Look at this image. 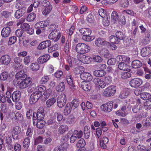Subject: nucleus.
Here are the masks:
<instances>
[{"label": "nucleus", "instance_id": "1", "mask_svg": "<svg viewBox=\"0 0 151 151\" xmlns=\"http://www.w3.org/2000/svg\"><path fill=\"white\" fill-rule=\"evenodd\" d=\"M91 50L90 46L84 43H79L77 44H74L72 45V50L76 52L78 55H82L87 53Z\"/></svg>", "mask_w": 151, "mask_h": 151}, {"label": "nucleus", "instance_id": "2", "mask_svg": "<svg viewBox=\"0 0 151 151\" xmlns=\"http://www.w3.org/2000/svg\"><path fill=\"white\" fill-rule=\"evenodd\" d=\"M46 89V87L44 86L37 87L36 91L31 95L29 100L30 103L33 104L36 102L42 95V93Z\"/></svg>", "mask_w": 151, "mask_h": 151}, {"label": "nucleus", "instance_id": "3", "mask_svg": "<svg viewBox=\"0 0 151 151\" xmlns=\"http://www.w3.org/2000/svg\"><path fill=\"white\" fill-rule=\"evenodd\" d=\"M32 79L28 77L24 79L20 80L19 82H16L14 83L15 86H17L21 89H23L29 87L32 83Z\"/></svg>", "mask_w": 151, "mask_h": 151}, {"label": "nucleus", "instance_id": "4", "mask_svg": "<svg viewBox=\"0 0 151 151\" xmlns=\"http://www.w3.org/2000/svg\"><path fill=\"white\" fill-rule=\"evenodd\" d=\"M116 91L115 86L114 85H111L105 88L103 92V94L105 96H112L116 93Z\"/></svg>", "mask_w": 151, "mask_h": 151}, {"label": "nucleus", "instance_id": "5", "mask_svg": "<svg viewBox=\"0 0 151 151\" xmlns=\"http://www.w3.org/2000/svg\"><path fill=\"white\" fill-rule=\"evenodd\" d=\"M67 101L66 95L61 93L59 95L57 100V103L58 106L60 108L63 107Z\"/></svg>", "mask_w": 151, "mask_h": 151}, {"label": "nucleus", "instance_id": "6", "mask_svg": "<svg viewBox=\"0 0 151 151\" xmlns=\"http://www.w3.org/2000/svg\"><path fill=\"white\" fill-rule=\"evenodd\" d=\"M143 83L142 80L139 78H135L131 80L129 82L130 86L132 87L136 88L141 86Z\"/></svg>", "mask_w": 151, "mask_h": 151}, {"label": "nucleus", "instance_id": "7", "mask_svg": "<svg viewBox=\"0 0 151 151\" xmlns=\"http://www.w3.org/2000/svg\"><path fill=\"white\" fill-rule=\"evenodd\" d=\"M113 103L112 101H109L101 105L100 109L101 111L105 112H109L112 109Z\"/></svg>", "mask_w": 151, "mask_h": 151}, {"label": "nucleus", "instance_id": "8", "mask_svg": "<svg viewBox=\"0 0 151 151\" xmlns=\"http://www.w3.org/2000/svg\"><path fill=\"white\" fill-rule=\"evenodd\" d=\"M95 44L97 47H101L104 46H108L109 43L104 39L100 37L97 38L95 41Z\"/></svg>", "mask_w": 151, "mask_h": 151}, {"label": "nucleus", "instance_id": "9", "mask_svg": "<svg viewBox=\"0 0 151 151\" xmlns=\"http://www.w3.org/2000/svg\"><path fill=\"white\" fill-rule=\"evenodd\" d=\"M77 58L79 60L84 64H89L92 61V58L88 56L78 55Z\"/></svg>", "mask_w": 151, "mask_h": 151}, {"label": "nucleus", "instance_id": "10", "mask_svg": "<svg viewBox=\"0 0 151 151\" xmlns=\"http://www.w3.org/2000/svg\"><path fill=\"white\" fill-rule=\"evenodd\" d=\"M27 78H28L27 75L23 70H21L16 74L15 78L13 81V83L16 82H19L20 80H22Z\"/></svg>", "mask_w": 151, "mask_h": 151}, {"label": "nucleus", "instance_id": "11", "mask_svg": "<svg viewBox=\"0 0 151 151\" xmlns=\"http://www.w3.org/2000/svg\"><path fill=\"white\" fill-rule=\"evenodd\" d=\"M61 36L60 32L57 30L52 32L49 34L48 38L50 40H52L54 42L57 41Z\"/></svg>", "mask_w": 151, "mask_h": 151}, {"label": "nucleus", "instance_id": "12", "mask_svg": "<svg viewBox=\"0 0 151 151\" xmlns=\"http://www.w3.org/2000/svg\"><path fill=\"white\" fill-rule=\"evenodd\" d=\"M93 82L96 86L102 88H104L106 86L105 82L103 80L99 78H94L93 80Z\"/></svg>", "mask_w": 151, "mask_h": 151}, {"label": "nucleus", "instance_id": "13", "mask_svg": "<svg viewBox=\"0 0 151 151\" xmlns=\"http://www.w3.org/2000/svg\"><path fill=\"white\" fill-rule=\"evenodd\" d=\"M81 78L84 81H91L93 79V76L90 73L88 72H84L80 75Z\"/></svg>", "mask_w": 151, "mask_h": 151}, {"label": "nucleus", "instance_id": "14", "mask_svg": "<svg viewBox=\"0 0 151 151\" xmlns=\"http://www.w3.org/2000/svg\"><path fill=\"white\" fill-rule=\"evenodd\" d=\"M130 62L119 63L118 65V67L121 70L130 72L131 71L130 66L129 65Z\"/></svg>", "mask_w": 151, "mask_h": 151}, {"label": "nucleus", "instance_id": "15", "mask_svg": "<svg viewBox=\"0 0 151 151\" xmlns=\"http://www.w3.org/2000/svg\"><path fill=\"white\" fill-rule=\"evenodd\" d=\"M11 61L10 56L7 55L2 56L0 58V64L3 65H8Z\"/></svg>", "mask_w": 151, "mask_h": 151}, {"label": "nucleus", "instance_id": "16", "mask_svg": "<svg viewBox=\"0 0 151 151\" xmlns=\"http://www.w3.org/2000/svg\"><path fill=\"white\" fill-rule=\"evenodd\" d=\"M50 58V56L49 54H46L40 56L37 58V61L39 64H43L47 62Z\"/></svg>", "mask_w": 151, "mask_h": 151}, {"label": "nucleus", "instance_id": "17", "mask_svg": "<svg viewBox=\"0 0 151 151\" xmlns=\"http://www.w3.org/2000/svg\"><path fill=\"white\" fill-rule=\"evenodd\" d=\"M21 128L19 126L14 127L12 131V136L13 138L14 139H17L19 137V134L21 132Z\"/></svg>", "mask_w": 151, "mask_h": 151}, {"label": "nucleus", "instance_id": "18", "mask_svg": "<svg viewBox=\"0 0 151 151\" xmlns=\"http://www.w3.org/2000/svg\"><path fill=\"white\" fill-rule=\"evenodd\" d=\"M90 81H83L81 83V86L83 90L86 91H90L92 88V85Z\"/></svg>", "mask_w": 151, "mask_h": 151}, {"label": "nucleus", "instance_id": "19", "mask_svg": "<svg viewBox=\"0 0 151 151\" xmlns=\"http://www.w3.org/2000/svg\"><path fill=\"white\" fill-rule=\"evenodd\" d=\"M51 45V41L47 40L42 42L38 46L37 48L39 50H43L46 48L47 47H49Z\"/></svg>", "mask_w": 151, "mask_h": 151}, {"label": "nucleus", "instance_id": "20", "mask_svg": "<svg viewBox=\"0 0 151 151\" xmlns=\"http://www.w3.org/2000/svg\"><path fill=\"white\" fill-rule=\"evenodd\" d=\"M116 58V62L119 63L130 62V58L124 55H119Z\"/></svg>", "mask_w": 151, "mask_h": 151}, {"label": "nucleus", "instance_id": "21", "mask_svg": "<svg viewBox=\"0 0 151 151\" xmlns=\"http://www.w3.org/2000/svg\"><path fill=\"white\" fill-rule=\"evenodd\" d=\"M24 30L22 29H18L16 31L15 35L19 38V43H20L22 40L24 39Z\"/></svg>", "mask_w": 151, "mask_h": 151}, {"label": "nucleus", "instance_id": "22", "mask_svg": "<svg viewBox=\"0 0 151 151\" xmlns=\"http://www.w3.org/2000/svg\"><path fill=\"white\" fill-rule=\"evenodd\" d=\"M38 120H42L44 117V109L42 107H40L38 110L37 114H36Z\"/></svg>", "mask_w": 151, "mask_h": 151}, {"label": "nucleus", "instance_id": "23", "mask_svg": "<svg viewBox=\"0 0 151 151\" xmlns=\"http://www.w3.org/2000/svg\"><path fill=\"white\" fill-rule=\"evenodd\" d=\"M11 31V29L10 27H4L1 32V35L4 37H6L9 36Z\"/></svg>", "mask_w": 151, "mask_h": 151}, {"label": "nucleus", "instance_id": "24", "mask_svg": "<svg viewBox=\"0 0 151 151\" xmlns=\"http://www.w3.org/2000/svg\"><path fill=\"white\" fill-rule=\"evenodd\" d=\"M49 23L47 21L39 22L35 24V27L36 29L44 28L48 25Z\"/></svg>", "mask_w": 151, "mask_h": 151}, {"label": "nucleus", "instance_id": "25", "mask_svg": "<svg viewBox=\"0 0 151 151\" xmlns=\"http://www.w3.org/2000/svg\"><path fill=\"white\" fill-rule=\"evenodd\" d=\"M21 96V92L18 91H14L12 93V98L14 102H17L20 99Z\"/></svg>", "mask_w": 151, "mask_h": 151}, {"label": "nucleus", "instance_id": "26", "mask_svg": "<svg viewBox=\"0 0 151 151\" xmlns=\"http://www.w3.org/2000/svg\"><path fill=\"white\" fill-rule=\"evenodd\" d=\"M26 12L25 9L23 8L17 10L15 13V17L19 19L23 16Z\"/></svg>", "mask_w": 151, "mask_h": 151}, {"label": "nucleus", "instance_id": "27", "mask_svg": "<svg viewBox=\"0 0 151 151\" xmlns=\"http://www.w3.org/2000/svg\"><path fill=\"white\" fill-rule=\"evenodd\" d=\"M151 53V48L149 47L143 48L141 50V54L143 57H146Z\"/></svg>", "mask_w": 151, "mask_h": 151}, {"label": "nucleus", "instance_id": "28", "mask_svg": "<svg viewBox=\"0 0 151 151\" xmlns=\"http://www.w3.org/2000/svg\"><path fill=\"white\" fill-rule=\"evenodd\" d=\"M106 73L105 71L103 70H96L93 72L94 76L99 77H102L104 76Z\"/></svg>", "mask_w": 151, "mask_h": 151}, {"label": "nucleus", "instance_id": "29", "mask_svg": "<svg viewBox=\"0 0 151 151\" xmlns=\"http://www.w3.org/2000/svg\"><path fill=\"white\" fill-rule=\"evenodd\" d=\"M100 146L103 149H105L106 147V144L109 142L108 138L106 137H104L100 140Z\"/></svg>", "mask_w": 151, "mask_h": 151}, {"label": "nucleus", "instance_id": "30", "mask_svg": "<svg viewBox=\"0 0 151 151\" xmlns=\"http://www.w3.org/2000/svg\"><path fill=\"white\" fill-rule=\"evenodd\" d=\"M80 32L83 35H87L88 34L91 35V30L87 28H83L79 30Z\"/></svg>", "mask_w": 151, "mask_h": 151}, {"label": "nucleus", "instance_id": "31", "mask_svg": "<svg viewBox=\"0 0 151 151\" xmlns=\"http://www.w3.org/2000/svg\"><path fill=\"white\" fill-rule=\"evenodd\" d=\"M30 69L33 71H36L40 68V66L38 63H32L29 66Z\"/></svg>", "mask_w": 151, "mask_h": 151}, {"label": "nucleus", "instance_id": "32", "mask_svg": "<svg viewBox=\"0 0 151 151\" xmlns=\"http://www.w3.org/2000/svg\"><path fill=\"white\" fill-rule=\"evenodd\" d=\"M65 88L64 83L63 82H62L56 86L55 90L58 92H61L64 90Z\"/></svg>", "mask_w": 151, "mask_h": 151}, {"label": "nucleus", "instance_id": "33", "mask_svg": "<svg viewBox=\"0 0 151 151\" xmlns=\"http://www.w3.org/2000/svg\"><path fill=\"white\" fill-rule=\"evenodd\" d=\"M68 130V127L66 125H61L58 129V132L61 134L65 133Z\"/></svg>", "mask_w": 151, "mask_h": 151}, {"label": "nucleus", "instance_id": "34", "mask_svg": "<svg viewBox=\"0 0 151 151\" xmlns=\"http://www.w3.org/2000/svg\"><path fill=\"white\" fill-rule=\"evenodd\" d=\"M90 35L88 34L87 35H83L82 37V39L87 42H90L93 40L95 39V37L94 35Z\"/></svg>", "mask_w": 151, "mask_h": 151}, {"label": "nucleus", "instance_id": "35", "mask_svg": "<svg viewBox=\"0 0 151 151\" xmlns=\"http://www.w3.org/2000/svg\"><path fill=\"white\" fill-rule=\"evenodd\" d=\"M56 99L55 98H50L47 100L46 105L47 107L50 108L56 102Z\"/></svg>", "mask_w": 151, "mask_h": 151}, {"label": "nucleus", "instance_id": "36", "mask_svg": "<svg viewBox=\"0 0 151 151\" xmlns=\"http://www.w3.org/2000/svg\"><path fill=\"white\" fill-rule=\"evenodd\" d=\"M85 70V68L83 67L79 66L75 69L74 72L76 74H80L81 75L84 72Z\"/></svg>", "mask_w": 151, "mask_h": 151}, {"label": "nucleus", "instance_id": "37", "mask_svg": "<svg viewBox=\"0 0 151 151\" xmlns=\"http://www.w3.org/2000/svg\"><path fill=\"white\" fill-rule=\"evenodd\" d=\"M66 79L68 84L71 87H73L74 86L73 80V78L70 75L68 74L67 75Z\"/></svg>", "mask_w": 151, "mask_h": 151}, {"label": "nucleus", "instance_id": "38", "mask_svg": "<svg viewBox=\"0 0 151 151\" xmlns=\"http://www.w3.org/2000/svg\"><path fill=\"white\" fill-rule=\"evenodd\" d=\"M132 67L134 68H137L141 67L142 65V63L138 60H135L132 63Z\"/></svg>", "mask_w": 151, "mask_h": 151}, {"label": "nucleus", "instance_id": "39", "mask_svg": "<svg viewBox=\"0 0 151 151\" xmlns=\"http://www.w3.org/2000/svg\"><path fill=\"white\" fill-rule=\"evenodd\" d=\"M129 91L130 90L128 89H125L121 93L119 96V97L122 99L126 98L129 94Z\"/></svg>", "mask_w": 151, "mask_h": 151}, {"label": "nucleus", "instance_id": "40", "mask_svg": "<svg viewBox=\"0 0 151 151\" xmlns=\"http://www.w3.org/2000/svg\"><path fill=\"white\" fill-rule=\"evenodd\" d=\"M85 145L86 143L84 139L83 138H81L78 142L76 145L77 148H84Z\"/></svg>", "mask_w": 151, "mask_h": 151}, {"label": "nucleus", "instance_id": "41", "mask_svg": "<svg viewBox=\"0 0 151 151\" xmlns=\"http://www.w3.org/2000/svg\"><path fill=\"white\" fill-rule=\"evenodd\" d=\"M145 37V39L144 43V44H147L148 41L151 39V31H148L146 32Z\"/></svg>", "mask_w": 151, "mask_h": 151}, {"label": "nucleus", "instance_id": "42", "mask_svg": "<svg viewBox=\"0 0 151 151\" xmlns=\"http://www.w3.org/2000/svg\"><path fill=\"white\" fill-rule=\"evenodd\" d=\"M11 96V93L10 91H7L6 92L5 97L6 99V101L10 105H13V104L10 99V98L12 96Z\"/></svg>", "mask_w": 151, "mask_h": 151}, {"label": "nucleus", "instance_id": "43", "mask_svg": "<svg viewBox=\"0 0 151 151\" xmlns=\"http://www.w3.org/2000/svg\"><path fill=\"white\" fill-rule=\"evenodd\" d=\"M14 119L16 121L20 122L23 120V116L21 113L17 112L15 115Z\"/></svg>", "mask_w": 151, "mask_h": 151}, {"label": "nucleus", "instance_id": "44", "mask_svg": "<svg viewBox=\"0 0 151 151\" xmlns=\"http://www.w3.org/2000/svg\"><path fill=\"white\" fill-rule=\"evenodd\" d=\"M52 9V6L49 5L46 6L42 12V14L44 15L48 14Z\"/></svg>", "mask_w": 151, "mask_h": 151}, {"label": "nucleus", "instance_id": "45", "mask_svg": "<svg viewBox=\"0 0 151 151\" xmlns=\"http://www.w3.org/2000/svg\"><path fill=\"white\" fill-rule=\"evenodd\" d=\"M140 97L143 100H147L151 98V95L148 93H143L140 94Z\"/></svg>", "mask_w": 151, "mask_h": 151}, {"label": "nucleus", "instance_id": "46", "mask_svg": "<svg viewBox=\"0 0 151 151\" xmlns=\"http://www.w3.org/2000/svg\"><path fill=\"white\" fill-rule=\"evenodd\" d=\"M36 17L35 13L32 12L29 14L27 18V20L28 22H32L33 21Z\"/></svg>", "mask_w": 151, "mask_h": 151}, {"label": "nucleus", "instance_id": "47", "mask_svg": "<svg viewBox=\"0 0 151 151\" xmlns=\"http://www.w3.org/2000/svg\"><path fill=\"white\" fill-rule=\"evenodd\" d=\"M72 107L68 103L66 105L64 110V113L65 115H68L69 114L72 109Z\"/></svg>", "mask_w": 151, "mask_h": 151}, {"label": "nucleus", "instance_id": "48", "mask_svg": "<svg viewBox=\"0 0 151 151\" xmlns=\"http://www.w3.org/2000/svg\"><path fill=\"white\" fill-rule=\"evenodd\" d=\"M129 72H122L121 74V76L122 78L126 79L130 77L131 76V74Z\"/></svg>", "mask_w": 151, "mask_h": 151}, {"label": "nucleus", "instance_id": "49", "mask_svg": "<svg viewBox=\"0 0 151 151\" xmlns=\"http://www.w3.org/2000/svg\"><path fill=\"white\" fill-rule=\"evenodd\" d=\"M118 19L117 13L115 12H113L111 14V22L114 23H115Z\"/></svg>", "mask_w": 151, "mask_h": 151}, {"label": "nucleus", "instance_id": "50", "mask_svg": "<svg viewBox=\"0 0 151 151\" xmlns=\"http://www.w3.org/2000/svg\"><path fill=\"white\" fill-rule=\"evenodd\" d=\"M109 40L111 43L115 44L119 43V40L116 37L114 36H111L109 37Z\"/></svg>", "mask_w": 151, "mask_h": 151}, {"label": "nucleus", "instance_id": "51", "mask_svg": "<svg viewBox=\"0 0 151 151\" xmlns=\"http://www.w3.org/2000/svg\"><path fill=\"white\" fill-rule=\"evenodd\" d=\"M71 107L72 108H73L74 109L76 108L79 104V101L76 99H74L73 100L71 103H68Z\"/></svg>", "mask_w": 151, "mask_h": 151}, {"label": "nucleus", "instance_id": "52", "mask_svg": "<svg viewBox=\"0 0 151 151\" xmlns=\"http://www.w3.org/2000/svg\"><path fill=\"white\" fill-rule=\"evenodd\" d=\"M17 38L15 36H13L9 37L8 42V45H12L14 44L17 41Z\"/></svg>", "mask_w": 151, "mask_h": 151}, {"label": "nucleus", "instance_id": "53", "mask_svg": "<svg viewBox=\"0 0 151 151\" xmlns=\"http://www.w3.org/2000/svg\"><path fill=\"white\" fill-rule=\"evenodd\" d=\"M116 37L119 40H123L125 38L124 34L120 31L117 32L116 33Z\"/></svg>", "mask_w": 151, "mask_h": 151}, {"label": "nucleus", "instance_id": "54", "mask_svg": "<svg viewBox=\"0 0 151 151\" xmlns=\"http://www.w3.org/2000/svg\"><path fill=\"white\" fill-rule=\"evenodd\" d=\"M58 45L57 44H55L51 47H48L47 51L49 53H51L54 51L58 50Z\"/></svg>", "mask_w": 151, "mask_h": 151}, {"label": "nucleus", "instance_id": "55", "mask_svg": "<svg viewBox=\"0 0 151 151\" xmlns=\"http://www.w3.org/2000/svg\"><path fill=\"white\" fill-rule=\"evenodd\" d=\"M139 101H138L136 105L133 108L132 110L134 113H137L139 109H141V107H140V105L139 104Z\"/></svg>", "mask_w": 151, "mask_h": 151}, {"label": "nucleus", "instance_id": "56", "mask_svg": "<svg viewBox=\"0 0 151 151\" xmlns=\"http://www.w3.org/2000/svg\"><path fill=\"white\" fill-rule=\"evenodd\" d=\"M31 61V57L27 56L24 57L23 59V62L24 64L25 65H28Z\"/></svg>", "mask_w": 151, "mask_h": 151}, {"label": "nucleus", "instance_id": "57", "mask_svg": "<svg viewBox=\"0 0 151 151\" xmlns=\"http://www.w3.org/2000/svg\"><path fill=\"white\" fill-rule=\"evenodd\" d=\"M73 134L77 138H81L83 135V132L81 130H75Z\"/></svg>", "mask_w": 151, "mask_h": 151}, {"label": "nucleus", "instance_id": "58", "mask_svg": "<svg viewBox=\"0 0 151 151\" xmlns=\"http://www.w3.org/2000/svg\"><path fill=\"white\" fill-rule=\"evenodd\" d=\"M49 77L47 75H45L41 78L40 82L41 84H45L49 80Z\"/></svg>", "mask_w": 151, "mask_h": 151}, {"label": "nucleus", "instance_id": "59", "mask_svg": "<svg viewBox=\"0 0 151 151\" xmlns=\"http://www.w3.org/2000/svg\"><path fill=\"white\" fill-rule=\"evenodd\" d=\"M54 66L51 64L48 65L46 67V70L50 73H51L53 72L54 70Z\"/></svg>", "mask_w": 151, "mask_h": 151}, {"label": "nucleus", "instance_id": "60", "mask_svg": "<svg viewBox=\"0 0 151 151\" xmlns=\"http://www.w3.org/2000/svg\"><path fill=\"white\" fill-rule=\"evenodd\" d=\"M96 62L101 63L102 61V59L101 57L98 55H94L93 56L92 59Z\"/></svg>", "mask_w": 151, "mask_h": 151}, {"label": "nucleus", "instance_id": "61", "mask_svg": "<svg viewBox=\"0 0 151 151\" xmlns=\"http://www.w3.org/2000/svg\"><path fill=\"white\" fill-rule=\"evenodd\" d=\"M8 76V73L6 72H4L0 75V80H5L7 79Z\"/></svg>", "mask_w": 151, "mask_h": 151}, {"label": "nucleus", "instance_id": "62", "mask_svg": "<svg viewBox=\"0 0 151 151\" xmlns=\"http://www.w3.org/2000/svg\"><path fill=\"white\" fill-rule=\"evenodd\" d=\"M30 141V139L29 137L26 138L23 143V147L25 148H28L29 145Z\"/></svg>", "mask_w": 151, "mask_h": 151}, {"label": "nucleus", "instance_id": "63", "mask_svg": "<svg viewBox=\"0 0 151 151\" xmlns=\"http://www.w3.org/2000/svg\"><path fill=\"white\" fill-rule=\"evenodd\" d=\"M39 121L37 122L36 124L37 127L38 128H42L44 126L45 124V122L42 120H40Z\"/></svg>", "mask_w": 151, "mask_h": 151}, {"label": "nucleus", "instance_id": "64", "mask_svg": "<svg viewBox=\"0 0 151 151\" xmlns=\"http://www.w3.org/2000/svg\"><path fill=\"white\" fill-rule=\"evenodd\" d=\"M52 92V90L50 88H48L47 90L46 89L43 92H44L43 95L45 97H48L50 95Z\"/></svg>", "mask_w": 151, "mask_h": 151}]
</instances>
